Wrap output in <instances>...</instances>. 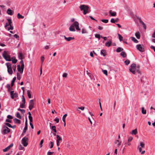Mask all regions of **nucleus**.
Wrapping results in <instances>:
<instances>
[{
    "instance_id": "f257e3e1",
    "label": "nucleus",
    "mask_w": 155,
    "mask_h": 155,
    "mask_svg": "<svg viewBox=\"0 0 155 155\" xmlns=\"http://www.w3.org/2000/svg\"><path fill=\"white\" fill-rule=\"evenodd\" d=\"M140 66L138 65H136L135 64H131L129 68L130 71L133 74H135L136 72L140 73V71L139 70Z\"/></svg>"
},
{
    "instance_id": "f03ea898",
    "label": "nucleus",
    "mask_w": 155,
    "mask_h": 155,
    "mask_svg": "<svg viewBox=\"0 0 155 155\" xmlns=\"http://www.w3.org/2000/svg\"><path fill=\"white\" fill-rule=\"evenodd\" d=\"M75 28L77 31H80V29L79 26V23L77 21H75L69 27V30L70 31H75Z\"/></svg>"
},
{
    "instance_id": "7ed1b4c3",
    "label": "nucleus",
    "mask_w": 155,
    "mask_h": 155,
    "mask_svg": "<svg viewBox=\"0 0 155 155\" xmlns=\"http://www.w3.org/2000/svg\"><path fill=\"white\" fill-rule=\"evenodd\" d=\"M2 55L3 58L6 61H11L10 55V53L8 51H4Z\"/></svg>"
},
{
    "instance_id": "20e7f679",
    "label": "nucleus",
    "mask_w": 155,
    "mask_h": 155,
    "mask_svg": "<svg viewBox=\"0 0 155 155\" xmlns=\"http://www.w3.org/2000/svg\"><path fill=\"white\" fill-rule=\"evenodd\" d=\"M79 7L81 11H84L83 13L84 15H86L88 12L89 8L88 6L85 5H81Z\"/></svg>"
},
{
    "instance_id": "39448f33",
    "label": "nucleus",
    "mask_w": 155,
    "mask_h": 155,
    "mask_svg": "<svg viewBox=\"0 0 155 155\" xmlns=\"http://www.w3.org/2000/svg\"><path fill=\"white\" fill-rule=\"evenodd\" d=\"M145 144L142 142H141L140 143V145L137 147V149L139 150L140 152L141 153V154H143L145 152V151L143 150L142 151V148H144Z\"/></svg>"
},
{
    "instance_id": "423d86ee",
    "label": "nucleus",
    "mask_w": 155,
    "mask_h": 155,
    "mask_svg": "<svg viewBox=\"0 0 155 155\" xmlns=\"http://www.w3.org/2000/svg\"><path fill=\"white\" fill-rule=\"evenodd\" d=\"M28 137H25L21 140V143L24 147H26L28 144Z\"/></svg>"
},
{
    "instance_id": "0eeeda50",
    "label": "nucleus",
    "mask_w": 155,
    "mask_h": 155,
    "mask_svg": "<svg viewBox=\"0 0 155 155\" xmlns=\"http://www.w3.org/2000/svg\"><path fill=\"white\" fill-rule=\"evenodd\" d=\"M10 131V130L7 127L5 126H4L2 128V133L3 134H5L9 133Z\"/></svg>"
},
{
    "instance_id": "6e6552de",
    "label": "nucleus",
    "mask_w": 155,
    "mask_h": 155,
    "mask_svg": "<svg viewBox=\"0 0 155 155\" xmlns=\"http://www.w3.org/2000/svg\"><path fill=\"white\" fill-rule=\"evenodd\" d=\"M136 48L140 52H143L145 51L144 47L143 45L138 44L137 45Z\"/></svg>"
},
{
    "instance_id": "1a4fd4ad",
    "label": "nucleus",
    "mask_w": 155,
    "mask_h": 155,
    "mask_svg": "<svg viewBox=\"0 0 155 155\" xmlns=\"http://www.w3.org/2000/svg\"><path fill=\"white\" fill-rule=\"evenodd\" d=\"M24 64H22L20 66L18 65L17 66V69L18 71L21 74H22L24 69Z\"/></svg>"
},
{
    "instance_id": "9d476101",
    "label": "nucleus",
    "mask_w": 155,
    "mask_h": 155,
    "mask_svg": "<svg viewBox=\"0 0 155 155\" xmlns=\"http://www.w3.org/2000/svg\"><path fill=\"white\" fill-rule=\"evenodd\" d=\"M54 135L57 137V145L58 146L60 145V143L62 141V138L58 135H56V134H54Z\"/></svg>"
},
{
    "instance_id": "9b49d317",
    "label": "nucleus",
    "mask_w": 155,
    "mask_h": 155,
    "mask_svg": "<svg viewBox=\"0 0 155 155\" xmlns=\"http://www.w3.org/2000/svg\"><path fill=\"white\" fill-rule=\"evenodd\" d=\"M11 97L12 99L14 98H17L18 97L17 94L16 92L14 91H11L10 92Z\"/></svg>"
},
{
    "instance_id": "f8f14e48",
    "label": "nucleus",
    "mask_w": 155,
    "mask_h": 155,
    "mask_svg": "<svg viewBox=\"0 0 155 155\" xmlns=\"http://www.w3.org/2000/svg\"><path fill=\"white\" fill-rule=\"evenodd\" d=\"M34 105V101L33 100H31L30 102V104L29 106V108L30 110H31L33 107Z\"/></svg>"
},
{
    "instance_id": "ddd939ff",
    "label": "nucleus",
    "mask_w": 155,
    "mask_h": 155,
    "mask_svg": "<svg viewBox=\"0 0 155 155\" xmlns=\"http://www.w3.org/2000/svg\"><path fill=\"white\" fill-rule=\"evenodd\" d=\"M28 128V125H27V119L26 118V121L25 122V126L24 128V129L23 130V133H22V134L23 135V133H25L26 132L27 129Z\"/></svg>"
},
{
    "instance_id": "4468645a",
    "label": "nucleus",
    "mask_w": 155,
    "mask_h": 155,
    "mask_svg": "<svg viewBox=\"0 0 155 155\" xmlns=\"http://www.w3.org/2000/svg\"><path fill=\"white\" fill-rule=\"evenodd\" d=\"M121 143L122 141L118 140L116 139L114 141V143L117 144L118 147H119V146L121 145Z\"/></svg>"
},
{
    "instance_id": "2eb2a0df",
    "label": "nucleus",
    "mask_w": 155,
    "mask_h": 155,
    "mask_svg": "<svg viewBox=\"0 0 155 155\" xmlns=\"http://www.w3.org/2000/svg\"><path fill=\"white\" fill-rule=\"evenodd\" d=\"M13 143H11L5 149H4L3 150V151L4 152L7 151L10 149L11 147L13 146Z\"/></svg>"
},
{
    "instance_id": "dca6fc26",
    "label": "nucleus",
    "mask_w": 155,
    "mask_h": 155,
    "mask_svg": "<svg viewBox=\"0 0 155 155\" xmlns=\"http://www.w3.org/2000/svg\"><path fill=\"white\" fill-rule=\"evenodd\" d=\"M7 12L8 15H12L13 14L14 12L11 9H8L7 10Z\"/></svg>"
},
{
    "instance_id": "f3484780",
    "label": "nucleus",
    "mask_w": 155,
    "mask_h": 155,
    "mask_svg": "<svg viewBox=\"0 0 155 155\" xmlns=\"http://www.w3.org/2000/svg\"><path fill=\"white\" fill-rule=\"evenodd\" d=\"M133 139V138L132 137H130L128 138V140H127V144L128 146H130V142Z\"/></svg>"
},
{
    "instance_id": "a211bd4d",
    "label": "nucleus",
    "mask_w": 155,
    "mask_h": 155,
    "mask_svg": "<svg viewBox=\"0 0 155 155\" xmlns=\"http://www.w3.org/2000/svg\"><path fill=\"white\" fill-rule=\"evenodd\" d=\"M109 14L110 15L112 16H115L116 15V13L115 12H112V10L109 11Z\"/></svg>"
},
{
    "instance_id": "6ab92c4d",
    "label": "nucleus",
    "mask_w": 155,
    "mask_h": 155,
    "mask_svg": "<svg viewBox=\"0 0 155 155\" xmlns=\"http://www.w3.org/2000/svg\"><path fill=\"white\" fill-rule=\"evenodd\" d=\"M65 39L67 41H70L72 40H73L74 39V37H69L67 38L65 36H64Z\"/></svg>"
},
{
    "instance_id": "aec40b11",
    "label": "nucleus",
    "mask_w": 155,
    "mask_h": 155,
    "mask_svg": "<svg viewBox=\"0 0 155 155\" xmlns=\"http://www.w3.org/2000/svg\"><path fill=\"white\" fill-rule=\"evenodd\" d=\"M111 41L109 40L107 42H106L105 43V45L106 46L109 47L111 45Z\"/></svg>"
},
{
    "instance_id": "412c9836",
    "label": "nucleus",
    "mask_w": 155,
    "mask_h": 155,
    "mask_svg": "<svg viewBox=\"0 0 155 155\" xmlns=\"http://www.w3.org/2000/svg\"><path fill=\"white\" fill-rule=\"evenodd\" d=\"M101 54L104 56H105L106 55V51L105 50H102L101 51Z\"/></svg>"
},
{
    "instance_id": "4be33fe9",
    "label": "nucleus",
    "mask_w": 155,
    "mask_h": 155,
    "mask_svg": "<svg viewBox=\"0 0 155 155\" xmlns=\"http://www.w3.org/2000/svg\"><path fill=\"white\" fill-rule=\"evenodd\" d=\"M141 112L143 114H145L147 113L146 110H145L144 107L141 108Z\"/></svg>"
},
{
    "instance_id": "5701e85b",
    "label": "nucleus",
    "mask_w": 155,
    "mask_h": 155,
    "mask_svg": "<svg viewBox=\"0 0 155 155\" xmlns=\"http://www.w3.org/2000/svg\"><path fill=\"white\" fill-rule=\"evenodd\" d=\"M135 35L136 38L138 39H139L140 38V32H137L135 33Z\"/></svg>"
},
{
    "instance_id": "b1692460",
    "label": "nucleus",
    "mask_w": 155,
    "mask_h": 155,
    "mask_svg": "<svg viewBox=\"0 0 155 155\" xmlns=\"http://www.w3.org/2000/svg\"><path fill=\"white\" fill-rule=\"evenodd\" d=\"M14 122L16 123L20 124V123L21 121L20 120L17 119L15 118L13 119Z\"/></svg>"
},
{
    "instance_id": "393cba45",
    "label": "nucleus",
    "mask_w": 155,
    "mask_h": 155,
    "mask_svg": "<svg viewBox=\"0 0 155 155\" xmlns=\"http://www.w3.org/2000/svg\"><path fill=\"white\" fill-rule=\"evenodd\" d=\"M31 91L30 90H28L27 91L28 96L29 98H31Z\"/></svg>"
},
{
    "instance_id": "a878e982",
    "label": "nucleus",
    "mask_w": 155,
    "mask_h": 155,
    "mask_svg": "<svg viewBox=\"0 0 155 155\" xmlns=\"http://www.w3.org/2000/svg\"><path fill=\"white\" fill-rule=\"evenodd\" d=\"M51 129L55 133L57 132V130L56 129V127L54 126H52L51 127Z\"/></svg>"
},
{
    "instance_id": "bb28decb",
    "label": "nucleus",
    "mask_w": 155,
    "mask_h": 155,
    "mask_svg": "<svg viewBox=\"0 0 155 155\" xmlns=\"http://www.w3.org/2000/svg\"><path fill=\"white\" fill-rule=\"evenodd\" d=\"M137 133V129H134V130H133L132 131L131 134H134V135H136Z\"/></svg>"
},
{
    "instance_id": "cd10ccee",
    "label": "nucleus",
    "mask_w": 155,
    "mask_h": 155,
    "mask_svg": "<svg viewBox=\"0 0 155 155\" xmlns=\"http://www.w3.org/2000/svg\"><path fill=\"white\" fill-rule=\"evenodd\" d=\"M5 65L7 66V69L12 68L11 65L10 63H7L5 64Z\"/></svg>"
},
{
    "instance_id": "c85d7f7f",
    "label": "nucleus",
    "mask_w": 155,
    "mask_h": 155,
    "mask_svg": "<svg viewBox=\"0 0 155 155\" xmlns=\"http://www.w3.org/2000/svg\"><path fill=\"white\" fill-rule=\"evenodd\" d=\"M131 40L132 41H134L135 43H137L138 42V41L135 38L133 37H131Z\"/></svg>"
},
{
    "instance_id": "c756f323",
    "label": "nucleus",
    "mask_w": 155,
    "mask_h": 155,
    "mask_svg": "<svg viewBox=\"0 0 155 155\" xmlns=\"http://www.w3.org/2000/svg\"><path fill=\"white\" fill-rule=\"evenodd\" d=\"M18 57L20 59H22V54L21 52H20L18 54Z\"/></svg>"
},
{
    "instance_id": "7c9ffc66",
    "label": "nucleus",
    "mask_w": 155,
    "mask_h": 155,
    "mask_svg": "<svg viewBox=\"0 0 155 155\" xmlns=\"http://www.w3.org/2000/svg\"><path fill=\"white\" fill-rule=\"evenodd\" d=\"M120 55L121 56H122L123 58H125L126 57L127 55L125 53V52L124 51H122L120 53Z\"/></svg>"
},
{
    "instance_id": "2f4dec72",
    "label": "nucleus",
    "mask_w": 155,
    "mask_h": 155,
    "mask_svg": "<svg viewBox=\"0 0 155 155\" xmlns=\"http://www.w3.org/2000/svg\"><path fill=\"white\" fill-rule=\"evenodd\" d=\"M8 73L10 74H12L13 73V71L12 68H8Z\"/></svg>"
},
{
    "instance_id": "473e14b6",
    "label": "nucleus",
    "mask_w": 155,
    "mask_h": 155,
    "mask_svg": "<svg viewBox=\"0 0 155 155\" xmlns=\"http://www.w3.org/2000/svg\"><path fill=\"white\" fill-rule=\"evenodd\" d=\"M82 34H86L87 33V30L84 28H82L81 29Z\"/></svg>"
},
{
    "instance_id": "72a5a7b5",
    "label": "nucleus",
    "mask_w": 155,
    "mask_h": 155,
    "mask_svg": "<svg viewBox=\"0 0 155 155\" xmlns=\"http://www.w3.org/2000/svg\"><path fill=\"white\" fill-rule=\"evenodd\" d=\"M123 50V49L122 48L120 47H119L117 49L116 51L117 52H119L121 51H122Z\"/></svg>"
},
{
    "instance_id": "f704fd0d",
    "label": "nucleus",
    "mask_w": 155,
    "mask_h": 155,
    "mask_svg": "<svg viewBox=\"0 0 155 155\" xmlns=\"http://www.w3.org/2000/svg\"><path fill=\"white\" fill-rule=\"evenodd\" d=\"M16 77H14L13 78L12 81V82H11V85L12 86L13 85L15 81L16 80Z\"/></svg>"
},
{
    "instance_id": "c9c22d12",
    "label": "nucleus",
    "mask_w": 155,
    "mask_h": 155,
    "mask_svg": "<svg viewBox=\"0 0 155 155\" xmlns=\"http://www.w3.org/2000/svg\"><path fill=\"white\" fill-rule=\"evenodd\" d=\"M12 62L14 63V64H15L16 63L17 61V60L16 59H15L14 58V57H12Z\"/></svg>"
},
{
    "instance_id": "e433bc0d",
    "label": "nucleus",
    "mask_w": 155,
    "mask_h": 155,
    "mask_svg": "<svg viewBox=\"0 0 155 155\" xmlns=\"http://www.w3.org/2000/svg\"><path fill=\"white\" fill-rule=\"evenodd\" d=\"M17 17L18 18H24V17L21 15L19 13L17 15Z\"/></svg>"
},
{
    "instance_id": "4c0bfd02",
    "label": "nucleus",
    "mask_w": 155,
    "mask_h": 155,
    "mask_svg": "<svg viewBox=\"0 0 155 155\" xmlns=\"http://www.w3.org/2000/svg\"><path fill=\"white\" fill-rule=\"evenodd\" d=\"M95 38H98L99 40L100 39V38H101V36L99 34H96L95 35Z\"/></svg>"
},
{
    "instance_id": "58836bf2",
    "label": "nucleus",
    "mask_w": 155,
    "mask_h": 155,
    "mask_svg": "<svg viewBox=\"0 0 155 155\" xmlns=\"http://www.w3.org/2000/svg\"><path fill=\"white\" fill-rule=\"evenodd\" d=\"M16 116L19 119H21V117L20 116L19 113L18 112L16 114Z\"/></svg>"
},
{
    "instance_id": "ea45409f",
    "label": "nucleus",
    "mask_w": 155,
    "mask_h": 155,
    "mask_svg": "<svg viewBox=\"0 0 155 155\" xmlns=\"http://www.w3.org/2000/svg\"><path fill=\"white\" fill-rule=\"evenodd\" d=\"M67 116V114H65L62 117V120L63 122H64L65 121V118Z\"/></svg>"
},
{
    "instance_id": "a19ab883",
    "label": "nucleus",
    "mask_w": 155,
    "mask_h": 155,
    "mask_svg": "<svg viewBox=\"0 0 155 155\" xmlns=\"http://www.w3.org/2000/svg\"><path fill=\"white\" fill-rule=\"evenodd\" d=\"M118 36L119 37V38L120 41H121L123 40V37L122 36L120 35V34H118Z\"/></svg>"
},
{
    "instance_id": "79ce46f5",
    "label": "nucleus",
    "mask_w": 155,
    "mask_h": 155,
    "mask_svg": "<svg viewBox=\"0 0 155 155\" xmlns=\"http://www.w3.org/2000/svg\"><path fill=\"white\" fill-rule=\"evenodd\" d=\"M17 78L18 80H20L21 78V75L18 73H17Z\"/></svg>"
},
{
    "instance_id": "37998d69",
    "label": "nucleus",
    "mask_w": 155,
    "mask_h": 155,
    "mask_svg": "<svg viewBox=\"0 0 155 155\" xmlns=\"http://www.w3.org/2000/svg\"><path fill=\"white\" fill-rule=\"evenodd\" d=\"M125 64L127 65H128L130 63V61L128 60H126L125 61Z\"/></svg>"
},
{
    "instance_id": "c03bdc74",
    "label": "nucleus",
    "mask_w": 155,
    "mask_h": 155,
    "mask_svg": "<svg viewBox=\"0 0 155 155\" xmlns=\"http://www.w3.org/2000/svg\"><path fill=\"white\" fill-rule=\"evenodd\" d=\"M18 110L20 111L22 113L24 114L25 112V110L24 109H21L19 108L18 109Z\"/></svg>"
},
{
    "instance_id": "a18cd8bd",
    "label": "nucleus",
    "mask_w": 155,
    "mask_h": 155,
    "mask_svg": "<svg viewBox=\"0 0 155 155\" xmlns=\"http://www.w3.org/2000/svg\"><path fill=\"white\" fill-rule=\"evenodd\" d=\"M101 21L104 23H107L108 22V19H102Z\"/></svg>"
},
{
    "instance_id": "49530a36",
    "label": "nucleus",
    "mask_w": 155,
    "mask_h": 155,
    "mask_svg": "<svg viewBox=\"0 0 155 155\" xmlns=\"http://www.w3.org/2000/svg\"><path fill=\"white\" fill-rule=\"evenodd\" d=\"M102 71L104 74L106 75L107 76V71L106 70H102Z\"/></svg>"
},
{
    "instance_id": "de8ad7c7",
    "label": "nucleus",
    "mask_w": 155,
    "mask_h": 155,
    "mask_svg": "<svg viewBox=\"0 0 155 155\" xmlns=\"http://www.w3.org/2000/svg\"><path fill=\"white\" fill-rule=\"evenodd\" d=\"M45 59V58L44 56H42L41 57V65L42 66V64H43V62H44Z\"/></svg>"
},
{
    "instance_id": "09e8293b",
    "label": "nucleus",
    "mask_w": 155,
    "mask_h": 155,
    "mask_svg": "<svg viewBox=\"0 0 155 155\" xmlns=\"http://www.w3.org/2000/svg\"><path fill=\"white\" fill-rule=\"evenodd\" d=\"M25 103H21V105H20V107L21 108H25Z\"/></svg>"
},
{
    "instance_id": "8fccbe9b",
    "label": "nucleus",
    "mask_w": 155,
    "mask_h": 155,
    "mask_svg": "<svg viewBox=\"0 0 155 155\" xmlns=\"http://www.w3.org/2000/svg\"><path fill=\"white\" fill-rule=\"evenodd\" d=\"M22 102L23 103H25V99L24 96L23 95L22 96Z\"/></svg>"
},
{
    "instance_id": "3c124183",
    "label": "nucleus",
    "mask_w": 155,
    "mask_h": 155,
    "mask_svg": "<svg viewBox=\"0 0 155 155\" xmlns=\"http://www.w3.org/2000/svg\"><path fill=\"white\" fill-rule=\"evenodd\" d=\"M44 142V140L43 139H42L41 140L40 143V148L42 146V144Z\"/></svg>"
},
{
    "instance_id": "603ef678",
    "label": "nucleus",
    "mask_w": 155,
    "mask_h": 155,
    "mask_svg": "<svg viewBox=\"0 0 155 155\" xmlns=\"http://www.w3.org/2000/svg\"><path fill=\"white\" fill-rule=\"evenodd\" d=\"M5 124L6 126H7L8 127H11V124H9V123H5Z\"/></svg>"
},
{
    "instance_id": "864d4df0",
    "label": "nucleus",
    "mask_w": 155,
    "mask_h": 155,
    "mask_svg": "<svg viewBox=\"0 0 155 155\" xmlns=\"http://www.w3.org/2000/svg\"><path fill=\"white\" fill-rule=\"evenodd\" d=\"M16 65L14 64V65L13 66H12V69H13V70L14 71H15L16 69Z\"/></svg>"
},
{
    "instance_id": "5fc2aeb1",
    "label": "nucleus",
    "mask_w": 155,
    "mask_h": 155,
    "mask_svg": "<svg viewBox=\"0 0 155 155\" xmlns=\"http://www.w3.org/2000/svg\"><path fill=\"white\" fill-rule=\"evenodd\" d=\"M10 27L8 28V30L9 31L10 30H12L13 29V27L11 25H10Z\"/></svg>"
},
{
    "instance_id": "6e6d98bb",
    "label": "nucleus",
    "mask_w": 155,
    "mask_h": 155,
    "mask_svg": "<svg viewBox=\"0 0 155 155\" xmlns=\"http://www.w3.org/2000/svg\"><path fill=\"white\" fill-rule=\"evenodd\" d=\"M28 118L30 122L32 121V117L31 116H28Z\"/></svg>"
},
{
    "instance_id": "4d7b16f0",
    "label": "nucleus",
    "mask_w": 155,
    "mask_h": 155,
    "mask_svg": "<svg viewBox=\"0 0 155 155\" xmlns=\"http://www.w3.org/2000/svg\"><path fill=\"white\" fill-rule=\"evenodd\" d=\"M110 22L112 23H115L116 22V21L114 18H112L110 20Z\"/></svg>"
},
{
    "instance_id": "13d9d810",
    "label": "nucleus",
    "mask_w": 155,
    "mask_h": 155,
    "mask_svg": "<svg viewBox=\"0 0 155 155\" xmlns=\"http://www.w3.org/2000/svg\"><path fill=\"white\" fill-rule=\"evenodd\" d=\"M86 72L88 75L90 77H91V74L90 72H89L87 70L86 71Z\"/></svg>"
},
{
    "instance_id": "bf43d9fd",
    "label": "nucleus",
    "mask_w": 155,
    "mask_h": 155,
    "mask_svg": "<svg viewBox=\"0 0 155 155\" xmlns=\"http://www.w3.org/2000/svg\"><path fill=\"white\" fill-rule=\"evenodd\" d=\"M152 37L154 38H155V30L154 31L152 34Z\"/></svg>"
},
{
    "instance_id": "052dcab7",
    "label": "nucleus",
    "mask_w": 155,
    "mask_h": 155,
    "mask_svg": "<svg viewBox=\"0 0 155 155\" xmlns=\"http://www.w3.org/2000/svg\"><path fill=\"white\" fill-rule=\"evenodd\" d=\"M8 20V24H9V25H11V24L12 23V20L11 19H7Z\"/></svg>"
},
{
    "instance_id": "680f3d73",
    "label": "nucleus",
    "mask_w": 155,
    "mask_h": 155,
    "mask_svg": "<svg viewBox=\"0 0 155 155\" xmlns=\"http://www.w3.org/2000/svg\"><path fill=\"white\" fill-rule=\"evenodd\" d=\"M50 143L51 145L50 148H53L54 146V143L53 142H51Z\"/></svg>"
},
{
    "instance_id": "e2e57ef3",
    "label": "nucleus",
    "mask_w": 155,
    "mask_h": 155,
    "mask_svg": "<svg viewBox=\"0 0 155 155\" xmlns=\"http://www.w3.org/2000/svg\"><path fill=\"white\" fill-rule=\"evenodd\" d=\"M67 76V74L66 73H64L62 75V77L64 78H66Z\"/></svg>"
},
{
    "instance_id": "0e129e2a",
    "label": "nucleus",
    "mask_w": 155,
    "mask_h": 155,
    "mask_svg": "<svg viewBox=\"0 0 155 155\" xmlns=\"http://www.w3.org/2000/svg\"><path fill=\"white\" fill-rule=\"evenodd\" d=\"M7 117L9 119H12L13 118L10 115H8L7 116Z\"/></svg>"
},
{
    "instance_id": "69168bd1",
    "label": "nucleus",
    "mask_w": 155,
    "mask_h": 155,
    "mask_svg": "<svg viewBox=\"0 0 155 155\" xmlns=\"http://www.w3.org/2000/svg\"><path fill=\"white\" fill-rule=\"evenodd\" d=\"M150 48L153 49L154 50V51L155 52V47H154L153 45H151L150 46Z\"/></svg>"
},
{
    "instance_id": "338daca9",
    "label": "nucleus",
    "mask_w": 155,
    "mask_h": 155,
    "mask_svg": "<svg viewBox=\"0 0 155 155\" xmlns=\"http://www.w3.org/2000/svg\"><path fill=\"white\" fill-rule=\"evenodd\" d=\"M54 120L55 121H56L57 123H58L59 122V119L58 118H56Z\"/></svg>"
},
{
    "instance_id": "774afa93",
    "label": "nucleus",
    "mask_w": 155,
    "mask_h": 155,
    "mask_svg": "<svg viewBox=\"0 0 155 155\" xmlns=\"http://www.w3.org/2000/svg\"><path fill=\"white\" fill-rule=\"evenodd\" d=\"M53 153V152L48 151V152L47 153V155H51V154H52Z\"/></svg>"
}]
</instances>
